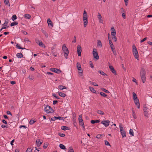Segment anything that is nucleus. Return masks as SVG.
Listing matches in <instances>:
<instances>
[{
	"instance_id": "bb28decb",
	"label": "nucleus",
	"mask_w": 152,
	"mask_h": 152,
	"mask_svg": "<svg viewBox=\"0 0 152 152\" xmlns=\"http://www.w3.org/2000/svg\"><path fill=\"white\" fill-rule=\"evenodd\" d=\"M58 94L60 96L63 97H64L66 96V95L65 94L62 92L58 93Z\"/></svg>"
},
{
	"instance_id": "680f3d73",
	"label": "nucleus",
	"mask_w": 152,
	"mask_h": 152,
	"mask_svg": "<svg viewBox=\"0 0 152 152\" xmlns=\"http://www.w3.org/2000/svg\"><path fill=\"white\" fill-rule=\"evenodd\" d=\"M6 113H7V115H10L11 116L12 115L11 113L9 111H7L6 112Z\"/></svg>"
},
{
	"instance_id": "dca6fc26",
	"label": "nucleus",
	"mask_w": 152,
	"mask_h": 152,
	"mask_svg": "<svg viewBox=\"0 0 152 152\" xmlns=\"http://www.w3.org/2000/svg\"><path fill=\"white\" fill-rule=\"evenodd\" d=\"M142 82L144 83L146 81V76L145 75H140Z\"/></svg>"
},
{
	"instance_id": "8fccbe9b",
	"label": "nucleus",
	"mask_w": 152,
	"mask_h": 152,
	"mask_svg": "<svg viewBox=\"0 0 152 152\" xmlns=\"http://www.w3.org/2000/svg\"><path fill=\"white\" fill-rule=\"evenodd\" d=\"M35 122L34 120L31 119L29 122V123L30 124L32 125Z\"/></svg>"
},
{
	"instance_id": "f257e3e1",
	"label": "nucleus",
	"mask_w": 152,
	"mask_h": 152,
	"mask_svg": "<svg viewBox=\"0 0 152 152\" xmlns=\"http://www.w3.org/2000/svg\"><path fill=\"white\" fill-rule=\"evenodd\" d=\"M133 99L134 100V102L135 105L137 106V107L138 109L140 108V104L138 98L137 96L136 93L133 92L132 93Z\"/></svg>"
},
{
	"instance_id": "de8ad7c7",
	"label": "nucleus",
	"mask_w": 152,
	"mask_h": 152,
	"mask_svg": "<svg viewBox=\"0 0 152 152\" xmlns=\"http://www.w3.org/2000/svg\"><path fill=\"white\" fill-rule=\"evenodd\" d=\"M24 41L25 42H31V41L29 40L28 38H25L24 39Z\"/></svg>"
},
{
	"instance_id": "bf43d9fd",
	"label": "nucleus",
	"mask_w": 152,
	"mask_h": 152,
	"mask_svg": "<svg viewBox=\"0 0 152 152\" xmlns=\"http://www.w3.org/2000/svg\"><path fill=\"white\" fill-rule=\"evenodd\" d=\"M122 16L124 19H126V14H125V13H122Z\"/></svg>"
},
{
	"instance_id": "f704fd0d",
	"label": "nucleus",
	"mask_w": 152,
	"mask_h": 152,
	"mask_svg": "<svg viewBox=\"0 0 152 152\" xmlns=\"http://www.w3.org/2000/svg\"><path fill=\"white\" fill-rule=\"evenodd\" d=\"M16 47L18 49H24L25 48H23L21 47L19 45H18V44H17L16 46Z\"/></svg>"
},
{
	"instance_id": "0eeeda50",
	"label": "nucleus",
	"mask_w": 152,
	"mask_h": 152,
	"mask_svg": "<svg viewBox=\"0 0 152 152\" xmlns=\"http://www.w3.org/2000/svg\"><path fill=\"white\" fill-rule=\"evenodd\" d=\"M78 121L79 123V125H81L83 127V128L84 129L85 126L82 118V115L81 114L80 115H79L78 118Z\"/></svg>"
},
{
	"instance_id": "774afa93",
	"label": "nucleus",
	"mask_w": 152,
	"mask_h": 152,
	"mask_svg": "<svg viewBox=\"0 0 152 152\" xmlns=\"http://www.w3.org/2000/svg\"><path fill=\"white\" fill-rule=\"evenodd\" d=\"M8 23V20H6L5 21V22L3 24V25H7Z\"/></svg>"
},
{
	"instance_id": "72a5a7b5",
	"label": "nucleus",
	"mask_w": 152,
	"mask_h": 152,
	"mask_svg": "<svg viewBox=\"0 0 152 152\" xmlns=\"http://www.w3.org/2000/svg\"><path fill=\"white\" fill-rule=\"evenodd\" d=\"M38 44L40 46H42V47H44V48H45V45H43V44L42 42L41 41L39 42Z\"/></svg>"
},
{
	"instance_id": "20e7f679",
	"label": "nucleus",
	"mask_w": 152,
	"mask_h": 152,
	"mask_svg": "<svg viewBox=\"0 0 152 152\" xmlns=\"http://www.w3.org/2000/svg\"><path fill=\"white\" fill-rule=\"evenodd\" d=\"M132 52L134 57L138 60L139 55L137 48L134 45H132Z\"/></svg>"
},
{
	"instance_id": "5701e85b",
	"label": "nucleus",
	"mask_w": 152,
	"mask_h": 152,
	"mask_svg": "<svg viewBox=\"0 0 152 152\" xmlns=\"http://www.w3.org/2000/svg\"><path fill=\"white\" fill-rule=\"evenodd\" d=\"M97 46L100 48L102 47V44L101 41L99 40L97 41Z\"/></svg>"
},
{
	"instance_id": "58836bf2",
	"label": "nucleus",
	"mask_w": 152,
	"mask_h": 152,
	"mask_svg": "<svg viewBox=\"0 0 152 152\" xmlns=\"http://www.w3.org/2000/svg\"><path fill=\"white\" fill-rule=\"evenodd\" d=\"M120 12L121 14L125 13V10L122 7L121 9H120Z\"/></svg>"
},
{
	"instance_id": "a878e982",
	"label": "nucleus",
	"mask_w": 152,
	"mask_h": 152,
	"mask_svg": "<svg viewBox=\"0 0 152 152\" xmlns=\"http://www.w3.org/2000/svg\"><path fill=\"white\" fill-rule=\"evenodd\" d=\"M42 33L44 34L45 37L47 38L48 37V34L47 33L46 31L43 29L42 30Z\"/></svg>"
},
{
	"instance_id": "864d4df0",
	"label": "nucleus",
	"mask_w": 152,
	"mask_h": 152,
	"mask_svg": "<svg viewBox=\"0 0 152 152\" xmlns=\"http://www.w3.org/2000/svg\"><path fill=\"white\" fill-rule=\"evenodd\" d=\"M98 15L97 16V17H98V18L99 19L102 18V16L101 15V14H100V13L99 12H98Z\"/></svg>"
},
{
	"instance_id": "69168bd1",
	"label": "nucleus",
	"mask_w": 152,
	"mask_h": 152,
	"mask_svg": "<svg viewBox=\"0 0 152 152\" xmlns=\"http://www.w3.org/2000/svg\"><path fill=\"white\" fill-rule=\"evenodd\" d=\"M56 117H55V116L53 118H51V120L52 121H54L56 120Z\"/></svg>"
},
{
	"instance_id": "052dcab7",
	"label": "nucleus",
	"mask_w": 152,
	"mask_h": 152,
	"mask_svg": "<svg viewBox=\"0 0 152 152\" xmlns=\"http://www.w3.org/2000/svg\"><path fill=\"white\" fill-rule=\"evenodd\" d=\"M32 149L31 148H28L26 152H31Z\"/></svg>"
},
{
	"instance_id": "f03ea898",
	"label": "nucleus",
	"mask_w": 152,
	"mask_h": 152,
	"mask_svg": "<svg viewBox=\"0 0 152 152\" xmlns=\"http://www.w3.org/2000/svg\"><path fill=\"white\" fill-rule=\"evenodd\" d=\"M83 25L84 27H86L88 23V15L87 12L84 10L83 13Z\"/></svg>"
},
{
	"instance_id": "c03bdc74",
	"label": "nucleus",
	"mask_w": 152,
	"mask_h": 152,
	"mask_svg": "<svg viewBox=\"0 0 152 152\" xmlns=\"http://www.w3.org/2000/svg\"><path fill=\"white\" fill-rule=\"evenodd\" d=\"M73 151V149L72 147H70L68 149V152H71Z\"/></svg>"
},
{
	"instance_id": "4d7b16f0",
	"label": "nucleus",
	"mask_w": 152,
	"mask_h": 152,
	"mask_svg": "<svg viewBox=\"0 0 152 152\" xmlns=\"http://www.w3.org/2000/svg\"><path fill=\"white\" fill-rule=\"evenodd\" d=\"M63 118L62 117H56V119H59V120H62L63 119Z\"/></svg>"
},
{
	"instance_id": "6ab92c4d",
	"label": "nucleus",
	"mask_w": 152,
	"mask_h": 152,
	"mask_svg": "<svg viewBox=\"0 0 152 152\" xmlns=\"http://www.w3.org/2000/svg\"><path fill=\"white\" fill-rule=\"evenodd\" d=\"M58 88L61 90H62L64 89H67V88L63 86L60 85L58 86Z\"/></svg>"
},
{
	"instance_id": "5fc2aeb1",
	"label": "nucleus",
	"mask_w": 152,
	"mask_h": 152,
	"mask_svg": "<svg viewBox=\"0 0 152 152\" xmlns=\"http://www.w3.org/2000/svg\"><path fill=\"white\" fill-rule=\"evenodd\" d=\"M105 144L106 145H110L109 142L107 140H105L104 141Z\"/></svg>"
},
{
	"instance_id": "13d9d810",
	"label": "nucleus",
	"mask_w": 152,
	"mask_h": 152,
	"mask_svg": "<svg viewBox=\"0 0 152 152\" xmlns=\"http://www.w3.org/2000/svg\"><path fill=\"white\" fill-rule=\"evenodd\" d=\"M114 37H112V39L113 40H114V42H116L117 41V38L115 36H113Z\"/></svg>"
},
{
	"instance_id": "0e129e2a",
	"label": "nucleus",
	"mask_w": 152,
	"mask_h": 152,
	"mask_svg": "<svg viewBox=\"0 0 152 152\" xmlns=\"http://www.w3.org/2000/svg\"><path fill=\"white\" fill-rule=\"evenodd\" d=\"M53 96L58 99H60V98L56 94H53Z\"/></svg>"
},
{
	"instance_id": "a211bd4d",
	"label": "nucleus",
	"mask_w": 152,
	"mask_h": 152,
	"mask_svg": "<svg viewBox=\"0 0 152 152\" xmlns=\"http://www.w3.org/2000/svg\"><path fill=\"white\" fill-rule=\"evenodd\" d=\"M109 43L111 49H115V47L111 40H110Z\"/></svg>"
},
{
	"instance_id": "2f4dec72",
	"label": "nucleus",
	"mask_w": 152,
	"mask_h": 152,
	"mask_svg": "<svg viewBox=\"0 0 152 152\" xmlns=\"http://www.w3.org/2000/svg\"><path fill=\"white\" fill-rule=\"evenodd\" d=\"M97 113L101 115H103L104 114V112L102 111L99 110L97 111Z\"/></svg>"
},
{
	"instance_id": "2eb2a0df",
	"label": "nucleus",
	"mask_w": 152,
	"mask_h": 152,
	"mask_svg": "<svg viewBox=\"0 0 152 152\" xmlns=\"http://www.w3.org/2000/svg\"><path fill=\"white\" fill-rule=\"evenodd\" d=\"M111 34L112 36H115L116 34V31L113 27H112L111 29Z\"/></svg>"
},
{
	"instance_id": "6e6552de",
	"label": "nucleus",
	"mask_w": 152,
	"mask_h": 152,
	"mask_svg": "<svg viewBox=\"0 0 152 152\" xmlns=\"http://www.w3.org/2000/svg\"><path fill=\"white\" fill-rule=\"evenodd\" d=\"M93 55L94 58L97 60L99 59V56L96 49L94 48L93 49Z\"/></svg>"
},
{
	"instance_id": "6e6d98bb",
	"label": "nucleus",
	"mask_w": 152,
	"mask_h": 152,
	"mask_svg": "<svg viewBox=\"0 0 152 152\" xmlns=\"http://www.w3.org/2000/svg\"><path fill=\"white\" fill-rule=\"evenodd\" d=\"M148 112H144V115L146 117H148Z\"/></svg>"
},
{
	"instance_id": "f8f14e48",
	"label": "nucleus",
	"mask_w": 152,
	"mask_h": 152,
	"mask_svg": "<svg viewBox=\"0 0 152 152\" xmlns=\"http://www.w3.org/2000/svg\"><path fill=\"white\" fill-rule=\"evenodd\" d=\"M51 69L52 72H53L57 73H59L61 72V70L56 68H51Z\"/></svg>"
},
{
	"instance_id": "39448f33",
	"label": "nucleus",
	"mask_w": 152,
	"mask_h": 152,
	"mask_svg": "<svg viewBox=\"0 0 152 152\" xmlns=\"http://www.w3.org/2000/svg\"><path fill=\"white\" fill-rule=\"evenodd\" d=\"M119 127L120 131L121 134L123 138L126 137V133L125 131L124 130L122 126V124L120 123L119 124Z\"/></svg>"
},
{
	"instance_id": "c85d7f7f",
	"label": "nucleus",
	"mask_w": 152,
	"mask_h": 152,
	"mask_svg": "<svg viewBox=\"0 0 152 152\" xmlns=\"http://www.w3.org/2000/svg\"><path fill=\"white\" fill-rule=\"evenodd\" d=\"M59 147L62 149L65 150L66 149L65 146L62 144H60L59 145Z\"/></svg>"
},
{
	"instance_id": "7c9ffc66",
	"label": "nucleus",
	"mask_w": 152,
	"mask_h": 152,
	"mask_svg": "<svg viewBox=\"0 0 152 152\" xmlns=\"http://www.w3.org/2000/svg\"><path fill=\"white\" fill-rule=\"evenodd\" d=\"M101 89L102 91H103L107 93L108 94L110 93L109 91H108L106 90V89H104L103 88H101Z\"/></svg>"
},
{
	"instance_id": "e433bc0d",
	"label": "nucleus",
	"mask_w": 152,
	"mask_h": 152,
	"mask_svg": "<svg viewBox=\"0 0 152 152\" xmlns=\"http://www.w3.org/2000/svg\"><path fill=\"white\" fill-rule=\"evenodd\" d=\"M18 24V23L17 22H12V23L11 24H10V26H15V25H17Z\"/></svg>"
},
{
	"instance_id": "79ce46f5",
	"label": "nucleus",
	"mask_w": 152,
	"mask_h": 152,
	"mask_svg": "<svg viewBox=\"0 0 152 152\" xmlns=\"http://www.w3.org/2000/svg\"><path fill=\"white\" fill-rule=\"evenodd\" d=\"M12 19L13 21H14L15 20L17 19V16L15 15H13L12 17Z\"/></svg>"
},
{
	"instance_id": "9d476101",
	"label": "nucleus",
	"mask_w": 152,
	"mask_h": 152,
	"mask_svg": "<svg viewBox=\"0 0 152 152\" xmlns=\"http://www.w3.org/2000/svg\"><path fill=\"white\" fill-rule=\"evenodd\" d=\"M82 51L81 47L80 45H78L77 47V52L78 56H81Z\"/></svg>"
},
{
	"instance_id": "aec40b11",
	"label": "nucleus",
	"mask_w": 152,
	"mask_h": 152,
	"mask_svg": "<svg viewBox=\"0 0 152 152\" xmlns=\"http://www.w3.org/2000/svg\"><path fill=\"white\" fill-rule=\"evenodd\" d=\"M132 116L134 119H136L137 118L136 116V114L135 112L134 111V110L133 108H132Z\"/></svg>"
},
{
	"instance_id": "473e14b6",
	"label": "nucleus",
	"mask_w": 152,
	"mask_h": 152,
	"mask_svg": "<svg viewBox=\"0 0 152 152\" xmlns=\"http://www.w3.org/2000/svg\"><path fill=\"white\" fill-rule=\"evenodd\" d=\"M129 134L131 136H134V132L133 130L132 129H130L129 130Z\"/></svg>"
},
{
	"instance_id": "9b49d317",
	"label": "nucleus",
	"mask_w": 152,
	"mask_h": 152,
	"mask_svg": "<svg viewBox=\"0 0 152 152\" xmlns=\"http://www.w3.org/2000/svg\"><path fill=\"white\" fill-rule=\"evenodd\" d=\"M110 65H109V68L110 70V71L113 73L114 75H116V71L114 69V67L110 65V64L109 63H108Z\"/></svg>"
},
{
	"instance_id": "4468645a",
	"label": "nucleus",
	"mask_w": 152,
	"mask_h": 152,
	"mask_svg": "<svg viewBox=\"0 0 152 152\" xmlns=\"http://www.w3.org/2000/svg\"><path fill=\"white\" fill-rule=\"evenodd\" d=\"M146 75L145 70L143 68H141L140 72V75Z\"/></svg>"
},
{
	"instance_id": "4be33fe9",
	"label": "nucleus",
	"mask_w": 152,
	"mask_h": 152,
	"mask_svg": "<svg viewBox=\"0 0 152 152\" xmlns=\"http://www.w3.org/2000/svg\"><path fill=\"white\" fill-rule=\"evenodd\" d=\"M61 129L64 130H69V128L65 126H61Z\"/></svg>"
},
{
	"instance_id": "c756f323",
	"label": "nucleus",
	"mask_w": 152,
	"mask_h": 152,
	"mask_svg": "<svg viewBox=\"0 0 152 152\" xmlns=\"http://www.w3.org/2000/svg\"><path fill=\"white\" fill-rule=\"evenodd\" d=\"M89 88L90 89V91L92 93H96V91L92 87H89Z\"/></svg>"
},
{
	"instance_id": "7ed1b4c3",
	"label": "nucleus",
	"mask_w": 152,
	"mask_h": 152,
	"mask_svg": "<svg viewBox=\"0 0 152 152\" xmlns=\"http://www.w3.org/2000/svg\"><path fill=\"white\" fill-rule=\"evenodd\" d=\"M62 49L64 53V56L65 58L66 59H67V56L69 53V51L67 47L65 44L63 45Z\"/></svg>"
},
{
	"instance_id": "37998d69",
	"label": "nucleus",
	"mask_w": 152,
	"mask_h": 152,
	"mask_svg": "<svg viewBox=\"0 0 152 152\" xmlns=\"http://www.w3.org/2000/svg\"><path fill=\"white\" fill-rule=\"evenodd\" d=\"M100 94L102 96L106 97L107 96V95L103 92H100Z\"/></svg>"
},
{
	"instance_id": "423d86ee",
	"label": "nucleus",
	"mask_w": 152,
	"mask_h": 152,
	"mask_svg": "<svg viewBox=\"0 0 152 152\" xmlns=\"http://www.w3.org/2000/svg\"><path fill=\"white\" fill-rule=\"evenodd\" d=\"M44 110L47 113H51L53 112L52 108L50 106L48 105L45 107Z\"/></svg>"
},
{
	"instance_id": "338daca9",
	"label": "nucleus",
	"mask_w": 152,
	"mask_h": 152,
	"mask_svg": "<svg viewBox=\"0 0 152 152\" xmlns=\"http://www.w3.org/2000/svg\"><path fill=\"white\" fill-rule=\"evenodd\" d=\"M76 42V37L75 36H74L73 40L72 41V42L75 43Z\"/></svg>"
},
{
	"instance_id": "1a4fd4ad",
	"label": "nucleus",
	"mask_w": 152,
	"mask_h": 152,
	"mask_svg": "<svg viewBox=\"0 0 152 152\" xmlns=\"http://www.w3.org/2000/svg\"><path fill=\"white\" fill-rule=\"evenodd\" d=\"M101 122L102 124H103L105 127H107L109 125L110 121L109 120H107L101 121Z\"/></svg>"
},
{
	"instance_id": "412c9836",
	"label": "nucleus",
	"mask_w": 152,
	"mask_h": 152,
	"mask_svg": "<svg viewBox=\"0 0 152 152\" xmlns=\"http://www.w3.org/2000/svg\"><path fill=\"white\" fill-rule=\"evenodd\" d=\"M78 73L79 74L80 76H83V70L82 69L78 70Z\"/></svg>"
},
{
	"instance_id": "ea45409f",
	"label": "nucleus",
	"mask_w": 152,
	"mask_h": 152,
	"mask_svg": "<svg viewBox=\"0 0 152 152\" xmlns=\"http://www.w3.org/2000/svg\"><path fill=\"white\" fill-rule=\"evenodd\" d=\"M58 135L61 137H64L65 136V134L64 133H59L58 134Z\"/></svg>"
},
{
	"instance_id": "3c124183",
	"label": "nucleus",
	"mask_w": 152,
	"mask_h": 152,
	"mask_svg": "<svg viewBox=\"0 0 152 152\" xmlns=\"http://www.w3.org/2000/svg\"><path fill=\"white\" fill-rule=\"evenodd\" d=\"M48 143H45L43 145V148L45 149L48 146Z\"/></svg>"
},
{
	"instance_id": "ddd939ff",
	"label": "nucleus",
	"mask_w": 152,
	"mask_h": 152,
	"mask_svg": "<svg viewBox=\"0 0 152 152\" xmlns=\"http://www.w3.org/2000/svg\"><path fill=\"white\" fill-rule=\"evenodd\" d=\"M47 22L49 26H51V28L53 27V24L50 18H48L47 19Z\"/></svg>"
},
{
	"instance_id": "a18cd8bd",
	"label": "nucleus",
	"mask_w": 152,
	"mask_h": 152,
	"mask_svg": "<svg viewBox=\"0 0 152 152\" xmlns=\"http://www.w3.org/2000/svg\"><path fill=\"white\" fill-rule=\"evenodd\" d=\"M96 137L98 139H101L102 137V135L99 134H97L96 135Z\"/></svg>"
},
{
	"instance_id": "603ef678",
	"label": "nucleus",
	"mask_w": 152,
	"mask_h": 152,
	"mask_svg": "<svg viewBox=\"0 0 152 152\" xmlns=\"http://www.w3.org/2000/svg\"><path fill=\"white\" fill-rule=\"evenodd\" d=\"M4 26L2 27V29H4L8 28L9 26H7V25H3Z\"/></svg>"
},
{
	"instance_id": "09e8293b",
	"label": "nucleus",
	"mask_w": 152,
	"mask_h": 152,
	"mask_svg": "<svg viewBox=\"0 0 152 152\" xmlns=\"http://www.w3.org/2000/svg\"><path fill=\"white\" fill-rule=\"evenodd\" d=\"M113 54L115 56H116L117 55V53L115 50V49H113L111 50Z\"/></svg>"
},
{
	"instance_id": "e2e57ef3",
	"label": "nucleus",
	"mask_w": 152,
	"mask_h": 152,
	"mask_svg": "<svg viewBox=\"0 0 152 152\" xmlns=\"http://www.w3.org/2000/svg\"><path fill=\"white\" fill-rule=\"evenodd\" d=\"M147 39V37L144 38L143 39H142V40H141L140 42L141 43L142 42H143L145 41Z\"/></svg>"
},
{
	"instance_id": "f3484780",
	"label": "nucleus",
	"mask_w": 152,
	"mask_h": 152,
	"mask_svg": "<svg viewBox=\"0 0 152 152\" xmlns=\"http://www.w3.org/2000/svg\"><path fill=\"white\" fill-rule=\"evenodd\" d=\"M42 142L40 141L39 139L37 140L36 142V144L38 147H39L42 144Z\"/></svg>"
},
{
	"instance_id": "cd10ccee",
	"label": "nucleus",
	"mask_w": 152,
	"mask_h": 152,
	"mask_svg": "<svg viewBox=\"0 0 152 152\" xmlns=\"http://www.w3.org/2000/svg\"><path fill=\"white\" fill-rule=\"evenodd\" d=\"M24 17L26 19H29L31 18V16L29 14H26L24 15Z\"/></svg>"
},
{
	"instance_id": "393cba45",
	"label": "nucleus",
	"mask_w": 152,
	"mask_h": 152,
	"mask_svg": "<svg viewBox=\"0 0 152 152\" xmlns=\"http://www.w3.org/2000/svg\"><path fill=\"white\" fill-rule=\"evenodd\" d=\"M17 57L18 58H22L23 57V55L21 53H18L16 54Z\"/></svg>"
},
{
	"instance_id": "4c0bfd02",
	"label": "nucleus",
	"mask_w": 152,
	"mask_h": 152,
	"mask_svg": "<svg viewBox=\"0 0 152 152\" xmlns=\"http://www.w3.org/2000/svg\"><path fill=\"white\" fill-rule=\"evenodd\" d=\"M143 110L144 112H148V108L145 106L144 107Z\"/></svg>"
},
{
	"instance_id": "b1692460",
	"label": "nucleus",
	"mask_w": 152,
	"mask_h": 152,
	"mask_svg": "<svg viewBox=\"0 0 152 152\" xmlns=\"http://www.w3.org/2000/svg\"><path fill=\"white\" fill-rule=\"evenodd\" d=\"M77 67V70L80 69L81 68V65L78 62H77V65H76Z\"/></svg>"
},
{
	"instance_id": "49530a36",
	"label": "nucleus",
	"mask_w": 152,
	"mask_h": 152,
	"mask_svg": "<svg viewBox=\"0 0 152 152\" xmlns=\"http://www.w3.org/2000/svg\"><path fill=\"white\" fill-rule=\"evenodd\" d=\"M4 3L6 5H10L9 4V1L8 0H4Z\"/></svg>"
},
{
	"instance_id": "a19ab883",
	"label": "nucleus",
	"mask_w": 152,
	"mask_h": 152,
	"mask_svg": "<svg viewBox=\"0 0 152 152\" xmlns=\"http://www.w3.org/2000/svg\"><path fill=\"white\" fill-rule=\"evenodd\" d=\"M28 78L30 80H33L34 78V77L32 75H29Z\"/></svg>"
},
{
	"instance_id": "c9c22d12",
	"label": "nucleus",
	"mask_w": 152,
	"mask_h": 152,
	"mask_svg": "<svg viewBox=\"0 0 152 152\" xmlns=\"http://www.w3.org/2000/svg\"><path fill=\"white\" fill-rule=\"evenodd\" d=\"M99 72L102 75L104 76H107V75L102 71H99Z\"/></svg>"
}]
</instances>
